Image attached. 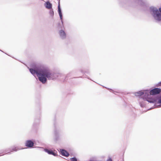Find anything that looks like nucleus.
<instances>
[{"instance_id":"1","label":"nucleus","mask_w":161,"mask_h":161,"mask_svg":"<svg viewBox=\"0 0 161 161\" xmlns=\"http://www.w3.org/2000/svg\"><path fill=\"white\" fill-rule=\"evenodd\" d=\"M29 70L33 75H36L39 80L42 84L46 83L47 79L53 80L58 77V73H53L47 68L36 67L30 68Z\"/></svg>"},{"instance_id":"2","label":"nucleus","mask_w":161,"mask_h":161,"mask_svg":"<svg viewBox=\"0 0 161 161\" xmlns=\"http://www.w3.org/2000/svg\"><path fill=\"white\" fill-rule=\"evenodd\" d=\"M149 91L146 90L143 92L140 91L135 93V95L136 96L141 97L145 101H147L149 103L154 104L156 101V100L149 98Z\"/></svg>"},{"instance_id":"3","label":"nucleus","mask_w":161,"mask_h":161,"mask_svg":"<svg viewBox=\"0 0 161 161\" xmlns=\"http://www.w3.org/2000/svg\"><path fill=\"white\" fill-rule=\"evenodd\" d=\"M150 10L151 14L155 19L158 21L161 20V14L156 7H151Z\"/></svg>"},{"instance_id":"4","label":"nucleus","mask_w":161,"mask_h":161,"mask_svg":"<svg viewBox=\"0 0 161 161\" xmlns=\"http://www.w3.org/2000/svg\"><path fill=\"white\" fill-rule=\"evenodd\" d=\"M161 92V89L158 88H155L151 90L150 91H149V94L150 95L149 98H150L151 95H155L158 94Z\"/></svg>"},{"instance_id":"5","label":"nucleus","mask_w":161,"mask_h":161,"mask_svg":"<svg viewBox=\"0 0 161 161\" xmlns=\"http://www.w3.org/2000/svg\"><path fill=\"white\" fill-rule=\"evenodd\" d=\"M34 144V142L30 140L26 141L25 143V146L29 148L32 147L33 146Z\"/></svg>"},{"instance_id":"6","label":"nucleus","mask_w":161,"mask_h":161,"mask_svg":"<svg viewBox=\"0 0 161 161\" xmlns=\"http://www.w3.org/2000/svg\"><path fill=\"white\" fill-rule=\"evenodd\" d=\"M60 152L61 154L64 156L68 157L69 155V153L65 150L63 149H60Z\"/></svg>"},{"instance_id":"7","label":"nucleus","mask_w":161,"mask_h":161,"mask_svg":"<svg viewBox=\"0 0 161 161\" xmlns=\"http://www.w3.org/2000/svg\"><path fill=\"white\" fill-rule=\"evenodd\" d=\"M59 34L60 37L63 39H65L66 37V34L65 31L63 30H61L59 31Z\"/></svg>"},{"instance_id":"8","label":"nucleus","mask_w":161,"mask_h":161,"mask_svg":"<svg viewBox=\"0 0 161 161\" xmlns=\"http://www.w3.org/2000/svg\"><path fill=\"white\" fill-rule=\"evenodd\" d=\"M58 13L59 14V17L60 18V19L61 20V22L62 24H63V21L62 20V13L61 10L60 8V5L59 4L58 5Z\"/></svg>"},{"instance_id":"9","label":"nucleus","mask_w":161,"mask_h":161,"mask_svg":"<svg viewBox=\"0 0 161 161\" xmlns=\"http://www.w3.org/2000/svg\"><path fill=\"white\" fill-rule=\"evenodd\" d=\"M26 148H21V149L19 148L18 147H14L12 148H10L9 149V151L10 152H12L13 151H17L19 150L22 149H23Z\"/></svg>"},{"instance_id":"10","label":"nucleus","mask_w":161,"mask_h":161,"mask_svg":"<svg viewBox=\"0 0 161 161\" xmlns=\"http://www.w3.org/2000/svg\"><path fill=\"white\" fill-rule=\"evenodd\" d=\"M45 6L47 8L50 9L52 8V5L49 1H47L45 3Z\"/></svg>"},{"instance_id":"11","label":"nucleus","mask_w":161,"mask_h":161,"mask_svg":"<svg viewBox=\"0 0 161 161\" xmlns=\"http://www.w3.org/2000/svg\"><path fill=\"white\" fill-rule=\"evenodd\" d=\"M37 147L43 149L44 151H45L47 153L49 154L52 155V153L53 152L52 150H49L47 149H44L43 147Z\"/></svg>"},{"instance_id":"12","label":"nucleus","mask_w":161,"mask_h":161,"mask_svg":"<svg viewBox=\"0 0 161 161\" xmlns=\"http://www.w3.org/2000/svg\"><path fill=\"white\" fill-rule=\"evenodd\" d=\"M54 135H55V137L54 138V140L55 141H58L59 138V136L58 134V133L57 131H55L54 132Z\"/></svg>"},{"instance_id":"13","label":"nucleus","mask_w":161,"mask_h":161,"mask_svg":"<svg viewBox=\"0 0 161 161\" xmlns=\"http://www.w3.org/2000/svg\"><path fill=\"white\" fill-rule=\"evenodd\" d=\"M158 103L159 104H160L159 105H155L154 104V106H155V107L154 108H156V107L158 108V107H161V97H159V98L158 99Z\"/></svg>"},{"instance_id":"14","label":"nucleus","mask_w":161,"mask_h":161,"mask_svg":"<svg viewBox=\"0 0 161 161\" xmlns=\"http://www.w3.org/2000/svg\"><path fill=\"white\" fill-rule=\"evenodd\" d=\"M136 2L141 5H143L144 4V2L142 0H137Z\"/></svg>"},{"instance_id":"15","label":"nucleus","mask_w":161,"mask_h":161,"mask_svg":"<svg viewBox=\"0 0 161 161\" xmlns=\"http://www.w3.org/2000/svg\"><path fill=\"white\" fill-rule=\"evenodd\" d=\"M49 14L50 15L53 17L54 15V12L53 9L50 10L49 11Z\"/></svg>"},{"instance_id":"16","label":"nucleus","mask_w":161,"mask_h":161,"mask_svg":"<svg viewBox=\"0 0 161 161\" xmlns=\"http://www.w3.org/2000/svg\"><path fill=\"white\" fill-rule=\"evenodd\" d=\"M71 161H77V158L75 157H73L70 158Z\"/></svg>"},{"instance_id":"17","label":"nucleus","mask_w":161,"mask_h":161,"mask_svg":"<svg viewBox=\"0 0 161 161\" xmlns=\"http://www.w3.org/2000/svg\"><path fill=\"white\" fill-rule=\"evenodd\" d=\"M140 106L142 107H144L145 106V104L144 102H143L142 103L140 102Z\"/></svg>"},{"instance_id":"18","label":"nucleus","mask_w":161,"mask_h":161,"mask_svg":"<svg viewBox=\"0 0 161 161\" xmlns=\"http://www.w3.org/2000/svg\"><path fill=\"white\" fill-rule=\"evenodd\" d=\"M107 88V89H108L110 91V92H113V93L115 94V93L114 92L113 90H112V89H109V88Z\"/></svg>"},{"instance_id":"19","label":"nucleus","mask_w":161,"mask_h":161,"mask_svg":"<svg viewBox=\"0 0 161 161\" xmlns=\"http://www.w3.org/2000/svg\"><path fill=\"white\" fill-rule=\"evenodd\" d=\"M52 155H53L54 156H56L57 155V154H56V153L53 152Z\"/></svg>"},{"instance_id":"20","label":"nucleus","mask_w":161,"mask_h":161,"mask_svg":"<svg viewBox=\"0 0 161 161\" xmlns=\"http://www.w3.org/2000/svg\"><path fill=\"white\" fill-rule=\"evenodd\" d=\"M107 161H112V160L111 158H109Z\"/></svg>"},{"instance_id":"21","label":"nucleus","mask_w":161,"mask_h":161,"mask_svg":"<svg viewBox=\"0 0 161 161\" xmlns=\"http://www.w3.org/2000/svg\"><path fill=\"white\" fill-rule=\"evenodd\" d=\"M159 12H160L161 13V8H159Z\"/></svg>"},{"instance_id":"22","label":"nucleus","mask_w":161,"mask_h":161,"mask_svg":"<svg viewBox=\"0 0 161 161\" xmlns=\"http://www.w3.org/2000/svg\"><path fill=\"white\" fill-rule=\"evenodd\" d=\"M158 85L159 86H161V81L158 83Z\"/></svg>"},{"instance_id":"23","label":"nucleus","mask_w":161,"mask_h":161,"mask_svg":"<svg viewBox=\"0 0 161 161\" xmlns=\"http://www.w3.org/2000/svg\"><path fill=\"white\" fill-rule=\"evenodd\" d=\"M9 153V152H7L6 153Z\"/></svg>"}]
</instances>
